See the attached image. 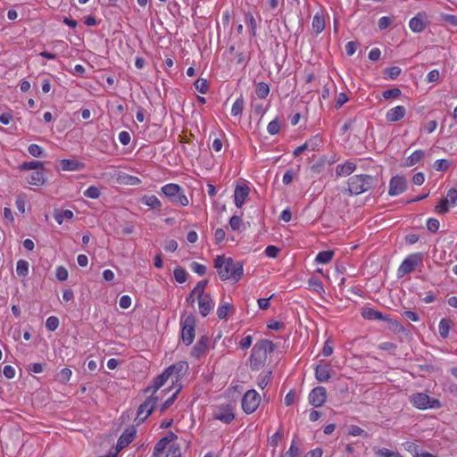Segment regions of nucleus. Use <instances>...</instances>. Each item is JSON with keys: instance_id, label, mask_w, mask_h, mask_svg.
<instances>
[{"instance_id": "obj_40", "label": "nucleus", "mask_w": 457, "mask_h": 457, "mask_svg": "<svg viewBox=\"0 0 457 457\" xmlns=\"http://www.w3.org/2000/svg\"><path fill=\"white\" fill-rule=\"evenodd\" d=\"M29 264L25 260H19L16 265V272L19 276L26 277L29 274Z\"/></svg>"}, {"instance_id": "obj_45", "label": "nucleus", "mask_w": 457, "mask_h": 457, "mask_svg": "<svg viewBox=\"0 0 457 457\" xmlns=\"http://www.w3.org/2000/svg\"><path fill=\"white\" fill-rule=\"evenodd\" d=\"M450 204L445 198L441 199L435 207V212L438 214H445L449 212Z\"/></svg>"}, {"instance_id": "obj_31", "label": "nucleus", "mask_w": 457, "mask_h": 457, "mask_svg": "<svg viewBox=\"0 0 457 457\" xmlns=\"http://www.w3.org/2000/svg\"><path fill=\"white\" fill-rule=\"evenodd\" d=\"M255 93L258 98L265 99L270 94V87L265 82H259L255 87Z\"/></svg>"}, {"instance_id": "obj_50", "label": "nucleus", "mask_w": 457, "mask_h": 457, "mask_svg": "<svg viewBox=\"0 0 457 457\" xmlns=\"http://www.w3.org/2000/svg\"><path fill=\"white\" fill-rule=\"evenodd\" d=\"M59 319L55 316H50L46 319V328L49 330V331H54L57 329V328L59 327Z\"/></svg>"}, {"instance_id": "obj_1", "label": "nucleus", "mask_w": 457, "mask_h": 457, "mask_svg": "<svg viewBox=\"0 0 457 457\" xmlns=\"http://www.w3.org/2000/svg\"><path fill=\"white\" fill-rule=\"evenodd\" d=\"M276 345L272 341L269 339L259 340L253 347L252 353L250 356V364L252 369L260 370L262 369L268 358V354L274 352Z\"/></svg>"}, {"instance_id": "obj_49", "label": "nucleus", "mask_w": 457, "mask_h": 457, "mask_svg": "<svg viewBox=\"0 0 457 457\" xmlns=\"http://www.w3.org/2000/svg\"><path fill=\"white\" fill-rule=\"evenodd\" d=\"M270 377H271L270 371L260 374V376L258 378V381H257V385L259 386V387L262 389H264L267 386V385L269 384V382L270 380Z\"/></svg>"}, {"instance_id": "obj_2", "label": "nucleus", "mask_w": 457, "mask_h": 457, "mask_svg": "<svg viewBox=\"0 0 457 457\" xmlns=\"http://www.w3.org/2000/svg\"><path fill=\"white\" fill-rule=\"evenodd\" d=\"M409 402L412 407L420 411L435 410L442 407V403L438 399L420 392L411 394L409 396Z\"/></svg>"}, {"instance_id": "obj_64", "label": "nucleus", "mask_w": 457, "mask_h": 457, "mask_svg": "<svg viewBox=\"0 0 457 457\" xmlns=\"http://www.w3.org/2000/svg\"><path fill=\"white\" fill-rule=\"evenodd\" d=\"M348 435L353 436H367V433L360 427L353 425L348 430Z\"/></svg>"}, {"instance_id": "obj_8", "label": "nucleus", "mask_w": 457, "mask_h": 457, "mask_svg": "<svg viewBox=\"0 0 457 457\" xmlns=\"http://www.w3.org/2000/svg\"><path fill=\"white\" fill-rule=\"evenodd\" d=\"M181 338L183 343L189 345L195 338V318L193 314H189L181 320Z\"/></svg>"}, {"instance_id": "obj_32", "label": "nucleus", "mask_w": 457, "mask_h": 457, "mask_svg": "<svg viewBox=\"0 0 457 457\" xmlns=\"http://www.w3.org/2000/svg\"><path fill=\"white\" fill-rule=\"evenodd\" d=\"M73 217V212L71 210L55 211L54 218L58 224H62L64 220H71Z\"/></svg>"}, {"instance_id": "obj_43", "label": "nucleus", "mask_w": 457, "mask_h": 457, "mask_svg": "<svg viewBox=\"0 0 457 457\" xmlns=\"http://www.w3.org/2000/svg\"><path fill=\"white\" fill-rule=\"evenodd\" d=\"M195 88L201 94H206L209 90V85L205 79H198L194 83Z\"/></svg>"}, {"instance_id": "obj_62", "label": "nucleus", "mask_w": 457, "mask_h": 457, "mask_svg": "<svg viewBox=\"0 0 457 457\" xmlns=\"http://www.w3.org/2000/svg\"><path fill=\"white\" fill-rule=\"evenodd\" d=\"M440 223L438 220L429 218L427 221V228L430 232L436 233L439 229Z\"/></svg>"}, {"instance_id": "obj_25", "label": "nucleus", "mask_w": 457, "mask_h": 457, "mask_svg": "<svg viewBox=\"0 0 457 457\" xmlns=\"http://www.w3.org/2000/svg\"><path fill=\"white\" fill-rule=\"evenodd\" d=\"M212 416L215 420L228 423V406H214L212 411Z\"/></svg>"}, {"instance_id": "obj_29", "label": "nucleus", "mask_w": 457, "mask_h": 457, "mask_svg": "<svg viewBox=\"0 0 457 457\" xmlns=\"http://www.w3.org/2000/svg\"><path fill=\"white\" fill-rule=\"evenodd\" d=\"M424 156V152L422 150L414 151L405 162L406 167H411L415 164L419 163Z\"/></svg>"}, {"instance_id": "obj_58", "label": "nucleus", "mask_w": 457, "mask_h": 457, "mask_svg": "<svg viewBox=\"0 0 457 457\" xmlns=\"http://www.w3.org/2000/svg\"><path fill=\"white\" fill-rule=\"evenodd\" d=\"M28 152L34 157H40L44 151L42 147L37 144H31L28 147Z\"/></svg>"}, {"instance_id": "obj_35", "label": "nucleus", "mask_w": 457, "mask_h": 457, "mask_svg": "<svg viewBox=\"0 0 457 457\" xmlns=\"http://www.w3.org/2000/svg\"><path fill=\"white\" fill-rule=\"evenodd\" d=\"M143 203L153 209H158L160 210L162 207L161 201L157 198V196L152 195L148 196H145L143 198Z\"/></svg>"}, {"instance_id": "obj_55", "label": "nucleus", "mask_w": 457, "mask_h": 457, "mask_svg": "<svg viewBox=\"0 0 457 457\" xmlns=\"http://www.w3.org/2000/svg\"><path fill=\"white\" fill-rule=\"evenodd\" d=\"M165 457H181L180 446L179 444H172L166 453Z\"/></svg>"}, {"instance_id": "obj_34", "label": "nucleus", "mask_w": 457, "mask_h": 457, "mask_svg": "<svg viewBox=\"0 0 457 457\" xmlns=\"http://www.w3.org/2000/svg\"><path fill=\"white\" fill-rule=\"evenodd\" d=\"M181 390V386H179V387L176 389V391L167 399L165 400L160 406V411L161 413L165 412L174 403L175 399L177 398L178 394Z\"/></svg>"}, {"instance_id": "obj_63", "label": "nucleus", "mask_w": 457, "mask_h": 457, "mask_svg": "<svg viewBox=\"0 0 457 457\" xmlns=\"http://www.w3.org/2000/svg\"><path fill=\"white\" fill-rule=\"evenodd\" d=\"M68 270L63 266L56 268L55 276L60 281H65L68 278Z\"/></svg>"}, {"instance_id": "obj_53", "label": "nucleus", "mask_w": 457, "mask_h": 457, "mask_svg": "<svg viewBox=\"0 0 457 457\" xmlns=\"http://www.w3.org/2000/svg\"><path fill=\"white\" fill-rule=\"evenodd\" d=\"M449 166L450 162L446 159L436 160L433 164L434 169L437 171H445L449 168Z\"/></svg>"}, {"instance_id": "obj_61", "label": "nucleus", "mask_w": 457, "mask_h": 457, "mask_svg": "<svg viewBox=\"0 0 457 457\" xmlns=\"http://www.w3.org/2000/svg\"><path fill=\"white\" fill-rule=\"evenodd\" d=\"M253 343V337L250 335H247L244 337L239 342H238V347L242 350H247Z\"/></svg>"}, {"instance_id": "obj_24", "label": "nucleus", "mask_w": 457, "mask_h": 457, "mask_svg": "<svg viewBox=\"0 0 457 457\" xmlns=\"http://www.w3.org/2000/svg\"><path fill=\"white\" fill-rule=\"evenodd\" d=\"M209 339L205 337H201L192 348V355L199 358L208 347Z\"/></svg>"}, {"instance_id": "obj_27", "label": "nucleus", "mask_w": 457, "mask_h": 457, "mask_svg": "<svg viewBox=\"0 0 457 457\" xmlns=\"http://www.w3.org/2000/svg\"><path fill=\"white\" fill-rule=\"evenodd\" d=\"M312 29L317 33H321L325 29V19L323 14L317 12L312 19Z\"/></svg>"}, {"instance_id": "obj_18", "label": "nucleus", "mask_w": 457, "mask_h": 457, "mask_svg": "<svg viewBox=\"0 0 457 457\" xmlns=\"http://www.w3.org/2000/svg\"><path fill=\"white\" fill-rule=\"evenodd\" d=\"M315 378L319 382H328L331 378V368L328 364L320 363L315 367Z\"/></svg>"}, {"instance_id": "obj_11", "label": "nucleus", "mask_w": 457, "mask_h": 457, "mask_svg": "<svg viewBox=\"0 0 457 457\" xmlns=\"http://www.w3.org/2000/svg\"><path fill=\"white\" fill-rule=\"evenodd\" d=\"M309 403L314 407H320L327 401V390L324 386L313 388L308 396Z\"/></svg>"}, {"instance_id": "obj_12", "label": "nucleus", "mask_w": 457, "mask_h": 457, "mask_svg": "<svg viewBox=\"0 0 457 457\" xmlns=\"http://www.w3.org/2000/svg\"><path fill=\"white\" fill-rule=\"evenodd\" d=\"M406 190V179L403 176H395L389 181L388 194L391 196L399 195Z\"/></svg>"}, {"instance_id": "obj_16", "label": "nucleus", "mask_w": 457, "mask_h": 457, "mask_svg": "<svg viewBox=\"0 0 457 457\" xmlns=\"http://www.w3.org/2000/svg\"><path fill=\"white\" fill-rule=\"evenodd\" d=\"M170 376L166 373V370H164L162 374H160L154 379L153 384L145 389V392H151V395H157V391L167 382Z\"/></svg>"}, {"instance_id": "obj_42", "label": "nucleus", "mask_w": 457, "mask_h": 457, "mask_svg": "<svg viewBox=\"0 0 457 457\" xmlns=\"http://www.w3.org/2000/svg\"><path fill=\"white\" fill-rule=\"evenodd\" d=\"M230 228L233 230L241 231L245 228V226L239 216H232L230 217Z\"/></svg>"}, {"instance_id": "obj_59", "label": "nucleus", "mask_w": 457, "mask_h": 457, "mask_svg": "<svg viewBox=\"0 0 457 457\" xmlns=\"http://www.w3.org/2000/svg\"><path fill=\"white\" fill-rule=\"evenodd\" d=\"M190 268L199 276H204L206 273V267L199 262H193L190 265Z\"/></svg>"}, {"instance_id": "obj_41", "label": "nucleus", "mask_w": 457, "mask_h": 457, "mask_svg": "<svg viewBox=\"0 0 457 457\" xmlns=\"http://www.w3.org/2000/svg\"><path fill=\"white\" fill-rule=\"evenodd\" d=\"M404 449L409 452L413 457H419L422 452L420 446L413 442H405L403 445Z\"/></svg>"}, {"instance_id": "obj_20", "label": "nucleus", "mask_w": 457, "mask_h": 457, "mask_svg": "<svg viewBox=\"0 0 457 457\" xmlns=\"http://www.w3.org/2000/svg\"><path fill=\"white\" fill-rule=\"evenodd\" d=\"M199 312L203 317H206L212 310L214 304L210 295L206 296L198 297Z\"/></svg>"}, {"instance_id": "obj_33", "label": "nucleus", "mask_w": 457, "mask_h": 457, "mask_svg": "<svg viewBox=\"0 0 457 457\" xmlns=\"http://www.w3.org/2000/svg\"><path fill=\"white\" fill-rule=\"evenodd\" d=\"M333 257V251H322L317 254L315 260L318 263L327 264L332 261Z\"/></svg>"}, {"instance_id": "obj_54", "label": "nucleus", "mask_w": 457, "mask_h": 457, "mask_svg": "<svg viewBox=\"0 0 457 457\" xmlns=\"http://www.w3.org/2000/svg\"><path fill=\"white\" fill-rule=\"evenodd\" d=\"M84 195L91 199H97L100 196V190L96 186H90L84 191Z\"/></svg>"}, {"instance_id": "obj_60", "label": "nucleus", "mask_w": 457, "mask_h": 457, "mask_svg": "<svg viewBox=\"0 0 457 457\" xmlns=\"http://www.w3.org/2000/svg\"><path fill=\"white\" fill-rule=\"evenodd\" d=\"M280 130V125L278 120H273L270 122H269L267 126V131L270 135H276Z\"/></svg>"}, {"instance_id": "obj_5", "label": "nucleus", "mask_w": 457, "mask_h": 457, "mask_svg": "<svg viewBox=\"0 0 457 457\" xmlns=\"http://www.w3.org/2000/svg\"><path fill=\"white\" fill-rule=\"evenodd\" d=\"M423 264V255L421 253H413L407 255L397 269V278H403L405 275L412 272L419 266Z\"/></svg>"}, {"instance_id": "obj_38", "label": "nucleus", "mask_w": 457, "mask_h": 457, "mask_svg": "<svg viewBox=\"0 0 457 457\" xmlns=\"http://www.w3.org/2000/svg\"><path fill=\"white\" fill-rule=\"evenodd\" d=\"M168 444L169 440L167 438H161L154 445L153 457H159L165 450Z\"/></svg>"}, {"instance_id": "obj_52", "label": "nucleus", "mask_w": 457, "mask_h": 457, "mask_svg": "<svg viewBox=\"0 0 457 457\" xmlns=\"http://www.w3.org/2000/svg\"><path fill=\"white\" fill-rule=\"evenodd\" d=\"M71 375L72 371L69 368H63L58 374V380L65 384L71 379Z\"/></svg>"}, {"instance_id": "obj_6", "label": "nucleus", "mask_w": 457, "mask_h": 457, "mask_svg": "<svg viewBox=\"0 0 457 457\" xmlns=\"http://www.w3.org/2000/svg\"><path fill=\"white\" fill-rule=\"evenodd\" d=\"M261 401V395L256 390L250 389L246 391L241 399L243 411L248 415L253 413L258 409Z\"/></svg>"}, {"instance_id": "obj_22", "label": "nucleus", "mask_w": 457, "mask_h": 457, "mask_svg": "<svg viewBox=\"0 0 457 457\" xmlns=\"http://www.w3.org/2000/svg\"><path fill=\"white\" fill-rule=\"evenodd\" d=\"M60 167L62 170H80L84 168V163L76 159H62L60 161Z\"/></svg>"}, {"instance_id": "obj_51", "label": "nucleus", "mask_w": 457, "mask_h": 457, "mask_svg": "<svg viewBox=\"0 0 457 457\" xmlns=\"http://www.w3.org/2000/svg\"><path fill=\"white\" fill-rule=\"evenodd\" d=\"M401 94H402V92L399 88L394 87V88L383 91L382 96L384 97V99L387 100V99H391V98H397L401 96Z\"/></svg>"}, {"instance_id": "obj_23", "label": "nucleus", "mask_w": 457, "mask_h": 457, "mask_svg": "<svg viewBox=\"0 0 457 457\" xmlns=\"http://www.w3.org/2000/svg\"><path fill=\"white\" fill-rule=\"evenodd\" d=\"M361 316L363 319L370 320H389L386 316L383 315L382 312L373 308L363 309L361 312Z\"/></svg>"}, {"instance_id": "obj_7", "label": "nucleus", "mask_w": 457, "mask_h": 457, "mask_svg": "<svg viewBox=\"0 0 457 457\" xmlns=\"http://www.w3.org/2000/svg\"><path fill=\"white\" fill-rule=\"evenodd\" d=\"M160 399L159 395H151L138 406L136 418L138 424L144 422L152 414Z\"/></svg>"}, {"instance_id": "obj_9", "label": "nucleus", "mask_w": 457, "mask_h": 457, "mask_svg": "<svg viewBox=\"0 0 457 457\" xmlns=\"http://www.w3.org/2000/svg\"><path fill=\"white\" fill-rule=\"evenodd\" d=\"M251 188L245 182H237L235 185L233 199L234 204L237 208H242L246 199L249 196Z\"/></svg>"}, {"instance_id": "obj_17", "label": "nucleus", "mask_w": 457, "mask_h": 457, "mask_svg": "<svg viewBox=\"0 0 457 457\" xmlns=\"http://www.w3.org/2000/svg\"><path fill=\"white\" fill-rule=\"evenodd\" d=\"M406 114V108L403 105H397L389 109L386 113L387 122H396L401 120Z\"/></svg>"}, {"instance_id": "obj_4", "label": "nucleus", "mask_w": 457, "mask_h": 457, "mask_svg": "<svg viewBox=\"0 0 457 457\" xmlns=\"http://www.w3.org/2000/svg\"><path fill=\"white\" fill-rule=\"evenodd\" d=\"M373 179L370 175H354L348 179V190L351 195H361L370 190Z\"/></svg>"}, {"instance_id": "obj_19", "label": "nucleus", "mask_w": 457, "mask_h": 457, "mask_svg": "<svg viewBox=\"0 0 457 457\" xmlns=\"http://www.w3.org/2000/svg\"><path fill=\"white\" fill-rule=\"evenodd\" d=\"M249 60V54L242 52L237 53L236 56L233 58L232 62L236 66V70H238L239 73H244Z\"/></svg>"}, {"instance_id": "obj_46", "label": "nucleus", "mask_w": 457, "mask_h": 457, "mask_svg": "<svg viewBox=\"0 0 457 457\" xmlns=\"http://www.w3.org/2000/svg\"><path fill=\"white\" fill-rule=\"evenodd\" d=\"M207 285V280L199 281L196 286L192 290V294H195L198 297L206 296L207 294H204V288Z\"/></svg>"}, {"instance_id": "obj_44", "label": "nucleus", "mask_w": 457, "mask_h": 457, "mask_svg": "<svg viewBox=\"0 0 457 457\" xmlns=\"http://www.w3.org/2000/svg\"><path fill=\"white\" fill-rule=\"evenodd\" d=\"M175 280L179 283H184L187 281V273L185 269L178 267L173 271Z\"/></svg>"}, {"instance_id": "obj_15", "label": "nucleus", "mask_w": 457, "mask_h": 457, "mask_svg": "<svg viewBox=\"0 0 457 457\" xmlns=\"http://www.w3.org/2000/svg\"><path fill=\"white\" fill-rule=\"evenodd\" d=\"M214 268L222 280L228 279V260L224 254L217 255L214 259Z\"/></svg>"}, {"instance_id": "obj_57", "label": "nucleus", "mask_w": 457, "mask_h": 457, "mask_svg": "<svg viewBox=\"0 0 457 457\" xmlns=\"http://www.w3.org/2000/svg\"><path fill=\"white\" fill-rule=\"evenodd\" d=\"M445 199L447 200V202L452 206L457 205V189H455V188L449 189Z\"/></svg>"}, {"instance_id": "obj_56", "label": "nucleus", "mask_w": 457, "mask_h": 457, "mask_svg": "<svg viewBox=\"0 0 457 457\" xmlns=\"http://www.w3.org/2000/svg\"><path fill=\"white\" fill-rule=\"evenodd\" d=\"M285 457H301L300 450L295 441L291 443L289 449L285 453Z\"/></svg>"}, {"instance_id": "obj_13", "label": "nucleus", "mask_w": 457, "mask_h": 457, "mask_svg": "<svg viewBox=\"0 0 457 457\" xmlns=\"http://www.w3.org/2000/svg\"><path fill=\"white\" fill-rule=\"evenodd\" d=\"M136 434L137 429L134 426L127 428L118 439L117 450L120 451L127 447L134 440Z\"/></svg>"}, {"instance_id": "obj_39", "label": "nucleus", "mask_w": 457, "mask_h": 457, "mask_svg": "<svg viewBox=\"0 0 457 457\" xmlns=\"http://www.w3.org/2000/svg\"><path fill=\"white\" fill-rule=\"evenodd\" d=\"M245 107V101L242 96L238 97L232 104L231 113L234 116L240 115Z\"/></svg>"}, {"instance_id": "obj_48", "label": "nucleus", "mask_w": 457, "mask_h": 457, "mask_svg": "<svg viewBox=\"0 0 457 457\" xmlns=\"http://www.w3.org/2000/svg\"><path fill=\"white\" fill-rule=\"evenodd\" d=\"M245 24H246V26L248 28H250L251 34L253 36H255L256 35L257 23H256L255 18L253 17V14L247 13L245 15Z\"/></svg>"}, {"instance_id": "obj_10", "label": "nucleus", "mask_w": 457, "mask_h": 457, "mask_svg": "<svg viewBox=\"0 0 457 457\" xmlns=\"http://www.w3.org/2000/svg\"><path fill=\"white\" fill-rule=\"evenodd\" d=\"M188 370L187 361H179L165 369L166 373L172 378V384L179 382Z\"/></svg>"}, {"instance_id": "obj_26", "label": "nucleus", "mask_w": 457, "mask_h": 457, "mask_svg": "<svg viewBox=\"0 0 457 457\" xmlns=\"http://www.w3.org/2000/svg\"><path fill=\"white\" fill-rule=\"evenodd\" d=\"M356 169L355 163L353 162H345L343 164H338L336 169L337 176H348L354 171Z\"/></svg>"}, {"instance_id": "obj_30", "label": "nucleus", "mask_w": 457, "mask_h": 457, "mask_svg": "<svg viewBox=\"0 0 457 457\" xmlns=\"http://www.w3.org/2000/svg\"><path fill=\"white\" fill-rule=\"evenodd\" d=\"M452 321L450 319H442L438 325V332L442 338H446L449 335Z\"/></svg>"}, {"instance_id": "obj_28", "label": "nucleus", "mask_w": 457, "mask_h": 457, "mask_svg": "<svg viewBox=\"0 0 457 457\" xmlns=\"http://www.w3.org/2000/svg\"><path fill=\"white\" fill-rule=\"evenodd\" d=\"M28 183L34 186H42L46 182L43 170L33 171L27 179Z\"/></svg>"}, {"instance_id": "obj_3", "label": "nucleus", "mask_w": 457, "mask_h": 457, "mask_svg": "<svg viewBox=\"0 0 457 457\" xmlns=\"http://www.w3.org/2000/svg\"><path fill=\"white\" fill-rule=\"evenodd\" d=\"M161 190L171 204L183 207L188 205L189 200L179 185L169 183L164 185Z\"/></svg>"}, {"instance_id": "obj_37", "label": "nucleus", "mask_w": 457, "mask_h": 457, "mask_svg": "<svg viewBox=\"0 0 457 457\" xmlns=\"http://www.w3.org/2000/svg\"><path fill=\"white\" fill-rule=\"evenodd\" d=\"M374 453L377 457H401L397 451H391L387 448H377L374 449Z\"/></svg>"}, {"instance_id": "obj_47", "label": "nucleus", "mask_w": 457, "mask_h": 457, "mask_svg": "<svg viewBox=\"0 0 457 457\" xmlns=\"http://www.w3.org/2000/svg\"><path fill=\"white\" fill-rule=\"evenodd\" d=\"M401 72L402 69L398 66H392L384 71V74L391 79H395Z\"/></svg>"}, {"instance_id": "obj_14", "label": "nucleus", "mask_w": 457, "mask_h": 457, "mask_svg": "<svg viewBox=\"0 0 457 457\" xmlns=\"http://www.w3.org/2000/svg\"><path fill=\"white\" fill-rule=\"evenodd\" d=\"M427 14L425 12H419L409 21V28L414 33L422 32L427 27Z\"/></svg>"}, {"instance_id": "obj_21", "label": "nucleus", "mask_w": 457, "mask_h": 457, "mask_svg": "<svg viewBox=\"0 0 457 457\" xmlns=\"http://www.w3.org/2000/svg\"><path fill=\"white\" fill-rule=\"evenodd\" d=\"M244 276V267L241 262L233 263L230 258V282L237 283Z\"/></svg>"}, {"instance_id": "obj_36", "label": "nucleus", "mask_w": 457, "mask_h": 457, "mask_svg": "<svg viewBox=\"0 0 457 457\" xmlns=\"http://www.w3.org/2000/svg\"><path fill=\"white\" fill-rule=\"evenodd\" d=\"M21 169L24 170H34L35 171L44 170V163L39 161L25 162L21 165Z\"/></svg>"}]
</instances>
